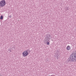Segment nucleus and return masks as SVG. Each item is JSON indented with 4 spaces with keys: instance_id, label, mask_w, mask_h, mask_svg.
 <instances>
[{
    "instance_id": "1a4fd4ad",
    "label": "nucleus",
    "mask_w": 76,
    "mask_h": 76,
    "mask_svg": "<svg viewBox=\"0 0 76 76\" xmlns=\"http://www.w3.org/2000/svg\"><path fill=\"white\" fill-rule=\"evenodd\" d=\"M26 51H28H28L29 52V50H27Z\"/></svg>"
},
{
    "instance_id": "f257e3e1",
    "label": "nucleus",
    "mask_w": 76,
    "mask_h": 76,
    "mask_svg": "<svg viewBox=\"0 0 76 76\" xmlns=\"http://www.w3.org/2000/svg\"><path fill=\"white\" fill-rule=\"evenodd\" d=\"M68 61H76V54L75 53H72L70 56L69 58L68 59Z\"/></svg>"
},
{
    "instance_id": "9b49d317",
    "label": "nucleus",
    "mask_w": 76,
    "mask_h": 76,
    "mask_svg": "<svg viewBox=\"0 0 76 76\" xmlns=\"http://www.w3.org/2000/svg\"><path fill=\"white\" fill-rule=\"evenodd\" d=\"M57 59H58V57L57 56Z\"/></svg>"
},
{
    "instance_id": "7ed1b4c3",
    "label": "nucleus",
    "mask_w": 76,
    "mask_h": 76,
    "mask_svg": "<svg viewBox=\"0 0 76 76\" xmlns=\"http://www.w3.org/2000/svg\"><path fill=\"white\" fill-rule=\"evenodd\" d=\"M6 5V1L5 0H2L0 2V6L1 7H3Z\"/></svg>"
},
{
    "instance_id": "ddd939ff",
    "label": "nucleus",
    "mask_w": 76,
    "mask_h": 76,
    "mask_svg": "<svg viewBox=\"0 0 76 76\" xmlns=\"http://www.w3.org/2000/svg\"><path fill=\"white\" fill-rule=\"evenodd\" d=\"M75 52H76V51Z\"/></svg>"
},
{
    "instance_id": "0eeeda50",
    "label": "nucleus",
    "mask_w": 76,
    "mask_h": 76,
    "mask_svg": "<svg viewBox=\"0 0 76 76\" xmlns=\"http://www.w3.org/2000/svg\"><path fill=\"white\" fill-rule=\"evenodd\" d=\"M12 49L11 48H10V49H8V51H10V52H12Z\"/></svg>"
},
{
    "instance_id": "4468645a",
    "label": "nucleus",
    "mask_w": 76,
    "mask_h": 76,
    "mask_svg": "<svg viewBox=\"0 0 76 76\" xmlns=\"http://www.w3.org/2000/svg\"><path fill=\"white\" fill-rule=\"evenodd\" d=\"M51 76H53V75H52Z\"/></svg>"
},
{
    "instance_id": "9d476101",
    "label": "nucleus",
    "mask_w": 76,
    "mask_h": 76,
    "mask_svg": "<svg viewBox=\"0 0 76 76\" xmlns=\"http://www.w3.org/2000/svg\"><path fill=\"white\" fill-rule=\"evenodd\" d=\"M0 76H2V75H1V74H0Z\"/></svg>"
},
{
    "instance_id": "39448f33",
    "label": "nucleus",
    "mask_w": 76,
    "mask_h": 76,
    "mask_svg": "<svg viewBox=\"0 0 76 76\" xmlns=\"http://www.w3.org/2000/svg\"><path fill=\"white\" fill-rule=\"evenodd\" d=\"M70 49H71L70 46L68 45L67 46V47H66V50H70Z\"/></svg>"
},
{
    "instance_id": "f03ea898",
    "label": "nucleus",
    "mask_w": 76,
    "mask_h": 76,
    "mask_svg": "<svg viewBox=\"0 0 76 76\" xmlns=\"http://www.w3.org/2000/svg\"><path fill=\"white\" fill-rule=\"evenodd\" d=\"M50 37H51V36H50V35H47V37L45 38L47 44V45H49L50 44V42L49 41H50Z\"/></svg>"
},
{
    "instance_id": "20e7f679",
    "label": "nucleus",
    "mask_w": 76,
    "mask_h": 76,
    "mask_svg": "<svg viewBox=\"0 0 76 76\" xmlns=\"http://www.w3.org/2000/svg\"><path fill=\"white\" fill-rule=\"evenodd\" d=\"M28 52L27 51H24L23 53V57H26L27 56H28Z\"/></svg>"
},
{
    "instance_id": "6e6552de",
    "label": "nucleus",
    "mask_w": 76,
    "mask_h": 76,
    "mask_svg": "<svg viewBox=\"0 0 76 76\" xmlns=\"http://www.w3.org/2000/svg\"><path fill=\"white\" fill-rule=\"evenodd\" d=\"M66 10H69V8H68V7H67L66 8Z\"/></svg>"
},
{
    "instance_id": "423d86ee",
    "label": "nucleus",
    "mask_w": 76,
    "mask_h": 76,
    "mask_svg": "<svg viewBox=\"0 0 76 76\" xmlns=\"http://www.w3.org/2000/svg\"><path fill=\"white\" fill-rule=\"evenodd\" d=\"M0 19H1V20H2V19H3V16H0Z\"/></svg>"
},
{
    "instance_id": "f8f14e48",
    "label": "nucleus",
    "mask_w": 76,
    "mask_h": 76,
    "mask_svg": "<svg viewBox=\"0 0 76 76\" xmlns=\"http://www.w3.org/2000/svg\"><path fill=\"white\" fill-rule=\"evenodd\" d=\"M10 18H11V17L10 16Z\"/></svg>"
}]
</instances>
